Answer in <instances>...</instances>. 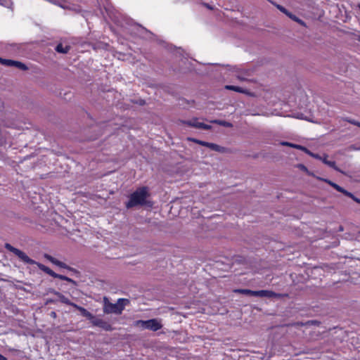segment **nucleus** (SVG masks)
<instances>
[{
    "label": "nucleus",
    "mask_w": 360,
    "mask_h": 360,
    "mask_svg": "<svg viewBox=\"0 0 360 360\" xmlns=\"http://www.w3.org/2000/svg\"><path fill=\"white\" fill-rule=\"evenodd\" d=\"M5 248L7 250H8V251L13 252V254H15L23 262H25L26 264H36L39 267V269H41V271H43L46 274H49V276H52L53 278L56 277V276L57 274L56 273H55L53 271H52L50 268L47 267L46 266H45V265H44V264H42L41 263H39V262L33 260L32 259L30 258L22 250L13 247L9 243H6L5 244Z\"/></svg>",
    "instance_id": "1"
},
{
    "label": "nucleus",
    "mask_w": 360,
    "mask_h": 360,
    "mask_svg": "<svg viewBox=\"0 0 360 360\" xmlns=\"http://www.w3.org/2000/svg\"><path fill=\"white\" fill-rule=\"evenodd\" d=\"M149 196L148 189L146 186L137 188L129 196V200L126 202L127 208H131L138 205H146L148 204L147 200Z\"/></svg>",
    "instance_id": "2"
},
{
    "label": "nucleus",
    "mask_w": 360,
    "mask_h": 360,
    "mask_svg": "<svg viewBox=\"0 0 360 360\" xmlns=\"http://www.w3.org/2000/svg\"><path fill=\"white\" fill-rule=\"evenodd\" d=\"M103 302V312L107 314H115L117 315L121 314L125 307L130 303V301L125 298H119L116 303H111L106 297H104Z\"/></svg>",
    "instance_id": "3"
},
{
    "label": "nucleus",
    "mask_w": 360,
    "mask_h": 360,
    "mask_svg": "<svg viewBox=\"0 0 360 360\" xmlns=\"http://www.w3.org/2000/svg\"><path fill=\"white\" fill-rule=\"evenodd\" d=\"M183 124L196 129L209 130L212 128L211 125L205 124L198 120V118H193L189 120L181 121Z\"/></svg>",
    "instance_id": "4"
},
{
    "label": "nucleus",
    "mask_w": 360,
    "mask_h": 360,
    "mask_svg": "<svg viewBox=\"0 0 360 360\" xmlns=\"http://www.w3.org/2000/svg\"><path fill=\"white\" fill-rule=\"evenodd\" d=\"M0 63L1 65H4L8 66V67H15V68L22 70H27V67L26 66L25 64H24L20 61H18V60H11V59H4V58H0Z\"/></svg>",
    "instance_id": "5"
},
{
    "label": "nucleus",
    "mask_w": 360,
    "mask_h": 360,
    "mask_svg": "<svg viewBox=\"0 0 360 360\" xmlns=\"http://www.w3.org/2000/svg\"><path fill=\"white\" fill-rule=\"evenodd\" d=\"M44 257L46 258L49 262H51L52 264H55V265H56V266H59L60 268L68 269V270H70V271H74L75 270L74 269H72V268L70 267L69 266H68L65 263L58 260L57 259H56L55 257H52L50 255L44 254Z\"/></svg>",
    "instance_id": "6"
},
{
    "label": "nucleus",
    "mask_w": 360,
    "mask_h": 360,
    "mask_svg": "<svg viewBox=\"0 0 360 360\" xmlns=\"http://www.w3.org/2000/svg\"><path fill=\"white\" fill-rule=\"evenodd\" d=\"M162 324L161 321L157 319H152L147 320V326L146 329L150 330L152 331H157L161 329Z\"/></svg>",
    "instance_id": "7"
},
{
    "label": "nucleus",
    "mask_w": 360,
    "mask_h": 360,
    "mask_svg": "<svg viewBox=\"0 0 360 360\" xmlns=\"http://www.w3.org/2000/svg\"><path fill=\"white\" fill-rule=\"evenodd\" d=\"M255 297H280L281 295L271 290H257L254 292Z\"/></svg>",
    "instance_id": "8"
},
{
    "label": "nucleus",
    "mask_w": 360,
    "mask_h": 360,
    "mask_svg": "<svg viewBox=\"0 0 360 360\" xmlns=\"http://www.w3.org/2000/svg\"><path fill=\"white\" fill-rule=\"evenodd\" d=\"M317 179L326 182L327 184L330 185L332 187H333L335 190H337L338 191H339L340 193H344L345 195H347V196H352V193L348 192L347 191H346L345 189H344L343 188H342L341 186H340L337 184H335V183H334V182H333V181H330L328 179H323V178H319V177H318Z\"/></svg>",
    "instance_id": "9"
},
{
    "label": "nucleus",
    "mask_w": 360,
    "mask_h": 360,
    "mask_svg": "<svg viewBox=\"0 0 360 360\" xmlns=\"http://www.w3.org/2000/svg\"><path fill=\"white\" fill-rule=\"evenodd\" d=\"M317 179L326 182L327 184L330 185L332 187H333L335 190H337L338 191H339L340 193H344L345 195H347V196H352V193L348 192L347 191H346L345 189H344L343 188H342L341 186H340L337 184H335V183H334V182H333V181H330L328 179H323V178H319V177H318Z\"/></svg>",
    "instance_id": "10"
},
{
    "label": "nucleus",
    "mask_w": 360,
    "mask_h": 360,
    "mask_svg": "<svg viewBox=\"0 0 360 360\" xmlns=\"http://www.w3.org/2000/svg\"><path fill=\"white\" fill-rule=\"evenodd\" d=\"M317 179L326 182L327 184L330 185L332 187H333L335 190H337L338 191H339L340 193H344L345 195H347V196H352V193L348 192L347 191H346L345 189H344L343 188H342L341 186H340L337 184H335V183H334V182H333V181H330L328 179H323V178H319V177H318Z\"/></svg>",
    "instance_id": "11"
},
{
    "label": "nucleus",
    "mask_w": 360,
    "mask_h": 360,
    "mask_svg": "<svg viewBox=\"0 0 360 360\" xmlns=\"http://www.w3.org/2000/svg\"><path fill=\"white\" fill-rule=\"evenodd\" d=\"M93 325L101 328L106 331H111L112 330V326L101 319L96 318L94 321Z\"/></svg>",
    "instance_id": "12"
},
{
    "label": "nucleus",
    "mask_w": 360,
    "mask_h": 360,
    "mask_svg": "<svg viewBox=\"0 0 360 360\" xmlns=\"http://www.w3.org/2000/svg\"><path fill=\"white\" fill-rule=\"evenodd\" d=\"M210 149L214 151H217L219 153H224L226 151V148L224 147L220 146L216 143H209L207 142V146Z\"/></svg>",
    "instance_id": "13"
},
{
    "label": "nucleus",
    "mask_w": 360,
    "mask_h": 360,
    "mask_svg": "<svg viewBox=\"0 0 360 360\" xmlns=\"http://www.w3.org/2000/svg\"><path fill=\"white\" fill-rule=\"evenodd\" d=\"M70 46L69 45H63V44H58L56 46V51L58 53H67L70 51Z\"/></svg>",
    "instance_id": "14"
},
{
    "label": "nucleus",
    "mask_w": 360,
    "mask_h": 360,
    "mask_svg": "<svg viewBox=\"0 0 360 360\" xmlns=\"http://www.w3.org/2000/svg\"><path fill=\"white\" fill-rule=\"evenodd\" d=\"M56 295H57L58 296V297H59V299H60L61 302H63L64 304H66L68 305L72 306V307H74V304H75V303L71 302L68 297H66L65 296H64L61 293L56 292Z\"/></svg>",
    "instance_id": "15"
},
{
    "label": "nucleus",
    "mask_w": 360,
    "mask_h": 360,
    "mask_svg": "<svg viewBox=\"0 0 360 360\" xmlns=\"http://www.w3.org/2000/svg\"><path fill=\"white\" fill-rule=\"evenodd\" d=\"M234 292H237V293L246 295L254 296L255 290H248V289H236V290H234Z\"/></svg>",
    "instance_id": "16"
},
{
    "label": "nucleus",
    "mask_w": 360,
    "mask_h": 360,
    "mask_svg": "<svg viewBox=\"0 0 360 360\" xmlns=\"http://www.w3.org/2000/svg\"><path fill=\"white\" fill-rule=\"evenodd\" d=\"M134 326L137 328L146 329L147 326V321L138 320L134 322Z\"/></svg>",
    "instance_id": "17"
},
{
    "label": "nucleus",
    "mask_w": 360,
    "mask_h": 360,
    "mask_svg": "<svg viewBox=\"0 0 360 360\" xmlns=\"http://www.w3.org/2000/svg\"><path fill=\"white\" fill-rule=\"evenodd\" d=\"M250 76V71L249 70H244L243 72H240L237 75L238 79H239L241 81L246 80V77Z\"/></svg>",
    "instance_id": "18"
},
{
    "label": "nucleus",
    "mask_w": 360,
    "mask_h": 360,
    "mask_svg": "<svg viewBox=\"0 0 360 360\" xmlns=\"http://www.w3.org/2000/svg\"><path fill=\"white\" fill-rule=\"evenodd\" d=\"M212 122L218 124L225 127H233V124L231 122H226L224 120H215L212 121Z\"/></svg>",
    "instance_id": "19"
},
{
    "label": "nucleus",
    "mask_w": 360,
    "mask_h": 360,
    "mask_svg": "<svg viewBox=\"0 0 360 360\" xmlns=\"http://www.w3.org/2000/svg\"><path fill=\"white\" fill-rule=\"evenodd\" d=\"M55 278H59V279L63 280V281H68L69 283H72L74 285H76V282L74 280H72V278H69L68 276H65L57 274Z\"/></svg>",
    "instance_id": "20"
},
{
    "label": "nucleus",
    "mask_w": 360,
    "mask_h": 360,
    "mask_svg": "<svg viewBox=\"0 0 360 360\" xmlns=\"http://www.w3.org/2000/svg\"><path fill=\"white\" fill-rule=\"evenodd\" d=\"M225 88L226 89L232 90V91H236V92H240V93L244 92V90L241 87H239V86H237L226 85L225 86Z\"/></svg>",
    "instance_id": "21"
},
{
    "label": "nucleus",
    "mask_w": 360,
    "mask_h": 360,
    "mask_svg": "<svg viewBox=\"0 0 360 360\" xmlns=\"http://www.w3.org/2000/svg\"><path fill=\"white\" fill-rule=\"evenodd\" d=\"M297 167L302 171L306 172L309 176H314L313 173L308 170V169L302 164H298Z\"/></svg>",
    "instance_id": "22"
},
{
    "label": "nucleus",
    "mask_w": 360,
    "mask_h": 360,
    "mask_svg": "<svg viewBox=\"0 0 360 360\" xmlns=\"http://www.w3.org/2000/svg\"><path fill=\"white\" fill-rule=\"evenodd\" d=\"M188 140L192 141V142H194L195 143H198L199 145H201L202 146H207V142L204 141H200V140H198V139H195V138H188Z\"/></svg>",
    "instance_id": "23"
},
{
    "label": "nucleus",
    "mask_w": 360,
    "mask_h": 360,
    "mask_svg": "<svg viewBox=\"0 0 360 360\" xmlns=\"http://www.w3.org/2000/svg\"><path fill=\"white\" fill-rule=\"evenodd\" d=\"M326 165L329 166L330 167L333 168L335 170L342 172V171L336 166L335 162L328 160L326 164Z\"/></svg>",
    "instance_id": "24"
},
{
    "label": "nucleus",
    "mask_w": 360,
    "mask_h": 360,
    "mask_svg": "<svg viewBox=\"0 0 360 360\" xmlns=\"http://www.w3.org/2000/svg\"><path fill=\"white\" fill-rule=\"evenodd\" d=\"M342 120L344 121H346L350 124H352L354 125H356L357 127H359V124H360V122H358L355 120H353V119H351V118H349V117H344V118H342Z\"/></svg>",
    "instance_id": "25"
},
{
    "label": "nucleus",
    "mask_w": 360,
    "mask_h": 360,
    "mask_svg": "<svg viewBox=\"0 0 360 360\" xmlns=\"http://www.w3.org/2000/svg\"><path fill=\"white\" fill-rule=\"evenodd\" d=\"M288 15L291 19H292L293 20H295V21L297 22L298 23H300V24H301V25H304V22L302 20L299 19V18H298L297 16H295V15H292V14H291V13H289L288 14Z\"/></svg>",
    "instance_id": "26"
},
{
    "label": "nucleus",
    "mask_w": 360,
    "mask_h": 360,
    "mask_svg": "<svg viewBox=\"0 0 360 360\" xmlns=\"http://www.w3.org/2000/svg\"><path fill=\"white\" fill-rule=\"evenodd\" d=\"M0 5L9 8L12 5V1L11 0H0Z\"/></svg>",
    "instance_id": "27"
},
{
    "label": "nucleus",
    "mask_w": 360,
    "mask_h": 360,
    "mask_svg": "<svg viewBox=\"0 0 360 360\" xmlns=\"http://www.w3.org/2000/svg\"><path fill=\"white\" fill-rule=\"evenodd\" d=\"M74 307L78 309L83 316H84L86 312L88 311L86 309H84L82 307L78 306L77 304H74Z\"/></svg>",
    "instance_id": "28"
},
{
    "label": "nucleus",
    "mask_w": 360,
    "mask_h": 360,
    "mask_svg": "<svg viewBox=\"0 0 360 360\" xmlns=\"http://www.w3.org/2000/svg\"><path fill=\"white\" fill-rule=\"evenodd\" d=\"M84 316L90 320L92 324H94V321L96 319V317L89 311H87Z\"/></svg>",
    "instance_id": "29"
},
{
    "label": "nucleus",
    "mask_w": 360,
    "mask_h": 360,
    "mask_svg": "<svg viewBox=\"0 0 360 360\" xmlns=\"http://www.w3.org/2000/svg\"><path fill=\"white\" fill-rule=\"evenodd\" d=\"M84 316L90 320L92 324H94V321L96 319V317L89 311H87Z\"/></svg>",
    "instance_id": "30"
},
{
    "label": "nucleus",
    "mask_w": 360,
    "mask_h": 360,
    "mask_svg": "<svg viewBox=\"0 0 360 360\" xmlns=\"http://www.w3.org/2000/svg\"><path fill=\"white\" fill-rule=\"evenodd\" d=\"M297 149H300V150L304 151V153H306L307 154H308L310 156H311V154H313V153L311 152L309 150H308L307 148H305L304 146H300V145H299Z\"/></svg>",
    "instance_id": "31"
},
{
    "label": "nucleus",
    "mask_w": 360,
    "mask_h": 360,
    "mask_svg": "<svg viewBox=\"0 0 360 360\" xmlns=\"http://www.w3.org/2000/svg\"><path fill=\"white\" fill-rule=\"evenodd\" d=\"M281 144L283 146H290V147H292V148H298V146H299V145L291 143H289V142H282Z\"/></svg>",
    "instance_id": "32"
},
{
    "label": "nucleus",
    "mask_w": 360,
    "mask_h": 360,
    "mask_svg": "<svg viewBox=\"0 0 360 360\" xmlns=\"http://www.w3.org/2000/svg\"><path fill=\"white\" fill-rule=\"evenodd\" d=\"M276 7L283 13H285L287 15L289 13V12L284 8L281 5H277Z\"/></svg>",
    "instance_id": "33"
},
{
    "label": "nucleus",
    "mask_w": 360,
    "mask_h": 360,
    "mask_svg": "<svg viewBox=\"0 0 360 360\" xmlns=\"http://www.w3.org/2000/svg\"><path fill=\"white\" fill-rule=\"evenodd\" d=\"M327 158H328V155L326 154H323V155L322 156V159H320V160H321L324 164H326V162L328 161Z\"/></svg>",
    "instance_id": "34"
},
{
    "label": "nucleus",
    "mask_w": 360,
    "mask_h": 360,
    "mask_svg": "<svg viewBox=\"0 0 360 360\" xmlns=\"http://www.w3.org/2000/svg\"><path fill=\"white\" fill-rule=\"evenodd\" d=\"M311 157H313L316 159H318V160H320V159H322V156L319 155V154H315L313 153V154H311Z\"/></svg>",
    "instance_id": "35"
},
{
    "label": "nucleus",
    "mask_w": 360,
    "mask_h": 360,
    "mask_svg": "<svg viewBox=\"0 0 360 360\" xmlns=\"http://www.w3.org/2000/svg\"><path fill=\"white\" fill-rule=\"evenodd\" d=\"M351 198H352L355 202L360 204V199L356 198L353 194L352 196H349Z\"/></svg>",
    "instance_id": "36"
},
{
    "label": "nucleus",
    "mask_w": 360,
    "mask_h": 360,
    "mask_svg": "<svg viewBox=\"0 0 360 360\" xmlns=\"http://www.w3.org/2000/svg\"><path fill=\"white\" fill-rule=\"evenodd\" d=\"M139 30H140L141 31L148 32V31H147L144 27H139ZM148 34H150L151 33H150V32H148Z\"/></svg>",
    "instance_id": "37"
},
{
    "label": "nucleus",
    "mask_w": 360,
    "mask_h": 360,
    "mask_svg": "<svg viewBox=\"0 0 360 360\" xmlns=\"http://www.w3.org/2000/svg\"><path fill=\"white\" fill-rule=\"evenodd\" d=\"M0 360H7V359L0 354Z\"/></svg>",
    "instance_id": "38"
},
{
    "label": "nucleus",
    "mask_w": 360,
    "mask_h": 360,
    "mask_svg": "<svg viewBox=\"0 0 360 360\" xmlns=\"http://www.w3.org/2000/svg\"><path fill=\"white\" fill-rule=\"evenodd\" d=\"M297 117H298V118H300V119H305V120H307V118H306V117H304L302 116V115H301L298 116Z\"/></svg>",
    "instance_id": "39"
},
{
    "label": "nucleus",
    "mask_w": 360,
    "mask_h": 360,
    "mask_svg": "<svg viewBox=\"0 0 360 360\" xmlns=\"http://www.w3.org/2000/svg\"><path fill=\"white\" fill-rule=\"evenodd\" d=\"M140 105H144L145 104V101H141V102L139 103Z\"/></svg>",
    "instance_id": "40"
},
{
    "label": "nucleus",
    "mask_w": 360,
    "mask_h": 360,
    "mask_svg": "<svg viewBox=\"0 0 360 360\" xmlns=\"http://www.w3.org/2000/svg\"><path fill=\"white\" fill-rule=\"evenodd\" d=\"M51 315H52V316H56V312L52 311V312H51Z\"/></svg>",
    "instance_id": "41"
},
{
    "label": "nucleus",
    "mask_w": 360,
    "mask_h": 360,
    "mask_svg": "<svg viewBox=\"0 0 360 360\" xmlns=\"http://www.w3.org/2000/svg\"><path fill=\"white\" fill-rule=\"evenodd\" d=\"M359 6V8H360V4H359V6Z\"/></svg>",
    "instance_id": "42"
}]
</instances>
